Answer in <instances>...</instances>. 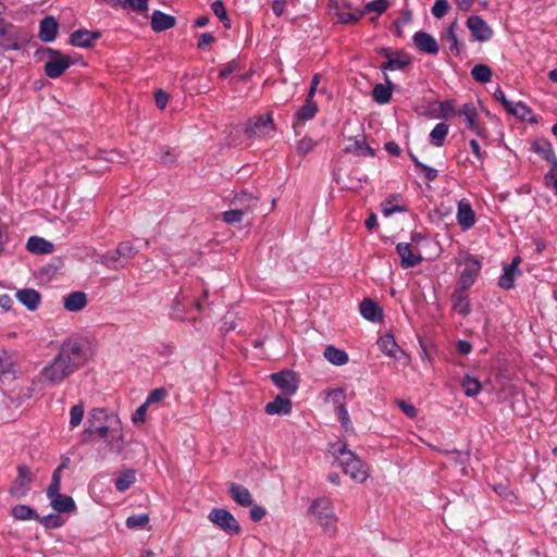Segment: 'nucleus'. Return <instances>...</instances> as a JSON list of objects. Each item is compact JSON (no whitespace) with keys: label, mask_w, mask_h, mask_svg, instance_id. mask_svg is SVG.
<instances>
[{"label":"nucleus","mask_w":557,"mask_h":557,"mask_svg":"<svg viewBox=\"0 0 557 557\" xmlns=\"http://www.w3.org/2000/svg\"><path fill=\"white\" fill-rule=\"evenodd\" d=\"M471 75L479 83H488L492 79V70L485 64H476L472 67Z\"/></svg>","instance_id":"42"},{"label":"nucleus","mask_w":557,"mask_h":557,"mask_svg":"<svg viewBox=\"0 0 557 557\" xmlns=\"http://www.w3.org/2000/svg\"><path fill=\"white\" fill-rule=\"evenodd\" d=\"M449 9V4L446 0H436L435 3L432 7V14L436 18H442Z\"/></svg>","instance_id":"56"},{"label":"nucleus","mask_w":557,"mask_h":557,"mask_svg":"<svg viewBox=\"0 0 557 557\" xmlns=\"http://www.w3.org/2000/svg\"><path fill=\"white\" fill-rule=\"evenodd\" d=\"M37 53L45 54L48 58L44 70L49 78L60 77L72 64L70 57L52 48H41Z\"/></svg>","instance_id":"5"},{"label":"nucleus","mask_w":557,"mask_h":557,"mask_svg":"<svg viewBox=\"0 0 557 557\" xmlns=\"http://www.w3.org/2000/svg\"><path fill=\"white\" fill-rule=\"evenodd\" d=\"M148 0H126L124 9L129 8L135 12H143L148 9Z\"/></svg>","instance_id":"61"},{"label":"nucleus","mask_w":557,"mask_h":557,"mask_svg":"<svg viewBox=\"0 0 557 557\" xmlns=\"http://www.w3.org/2000/svg\"><path fill=\"white\" fill-rule=\"evenodd\" d=\"M208 519L227 534H239L242 528L235 517L224 508H213Z\"/></svg>","instance_id":"7"},{"label":"nucleus","mask_w":557,"mask_h":557,"mask_svg":"<svg viewBox=\"0 0 557 557\" xmlns=\"http://www.w3.org/2000/svg\"><path fill=\"white\" fill-rule=\"evenodd\" d=\"M243 210H228L223 213V221L227 224L239 223L243 220Z\"/></svg>","instance_id":"55"},{"label":"nucleus","mask_w":557,"mask_h":557,"mask_svg":"<svg viewBox=\"0 0 557 557\" xmlns=\"http://www.w3.org/2000/svg\"><path fill=\"white\" fill-rule=\"evenodd\" d=\"M411 13L409 11H401L399 16L394 21L395 28L404 27L411 22Z\"/></svg>","instance_id":"64"},{"label":"nucleus","mask_w":557,"mask_h":557,"mask_svg":"<svg viewBox=\"0 0 557 557\" xmlns=\"http://www.w3.org/2000/svg\"><path fill=\"white\" fill-rule=\"evenodd\" d=\"M211 9L216 17H219L226 28L231 27L230 20L227 17V13L224 7V3L220 0L214 1L211 5Z\"/></svg>","instance_id":"51"},{"label":"nucleus","mask_w":557,"mask_h":557,"mask_svg":"<svg viewBox=\"0 0 557 557\" xmlns=\"http://www.w3.org/2000/svg\"><path fill=\"white\" fill-rule=\"evenodd\" d=\"M440 111L443 119H450L457 114L454 103L450 100L440 102Z\"/></svg>","instance_id":"54"},{"label":"nucleus","mask_w":557,"mask_h":557,"mask_svg":"<svg viewBox=\"0 0 557 557\" xmlns=\"http://www.w3.org/2000/svg\"><path fill=\"white\" fill-rule=\"evenodd\" d=\"M456 219L462 231H468L475 224V212L467 199L458 202Z\"/></svg>","instance_id":"15"},{"label":"nucleus","mask_w":557,"mask_h":557,"mask_svg":"<svg viewBox=\"0 0 557 557\" xmlns=\"http://www.w3.org/2000/svg\"><path fill=\"white\" fill-rule=\"evenodd\" d=\"M37 521L47 529H57L62 527L64 523V520L55 513H50L44 517L39 516Z\"/></svg>","instance_id":"46"},{"label":"nucleus","mask_w":557,"mask_h":557,"mask_svg":"<svg viewBox=\"0 0 557 557\" xmlns=\"http://www.w3.org/2000/svg\"><path fill=\"white\" fill-rule=\"evenodd\" d=\"M168 393L164 388H156L148 395L146 403L150 406L151 404L159 403L166 397Z\"/></svg>","instance_id":"58"},{"label":"nucleus","mask_w":557,"mask_h":557,"mask_svg":"<svg viewBox=\"0 0 557 557\" xmlns=\"http://www.w3.org/2000/svg\"><path fill=\"white\" fill-rule=\"evenodd\" d=\"M396 404L408 418L413 419L417 417V409L413 405L406 403L403 399H396Z\"/></svg>","instance_id":"59"},{"label":"nucleus","mask_w":557,"mask_h":557,"mask_svg":"<svg viewBox=\"0 0 557 557\" xmlns=\"http://www.w3.org/2000/svg\"><path fill=\"white\" fill-rule=\"evenodd\" d=\"M33 480L34 476L29 468L25 465H20L17 467V476L9 487L10 495L17 499L23 498L29 492Z\"/></svg>","instance_id":"8"},{"label":"nucleus","mask_w":557,"mask_h":557,"mask_svg":"<svg viewBox=\"0 0 557 557\" xmlns=\"http://www.w3.org/2000/svg\"><path fill=\"white\" fill-rule=\"evenodd\" d=\"M136 476L134 470H125L120 473V475L116 478L114 484L115 488L119 492H125L128 490L134 483H135Z\"/></svg>","instance_id":"41"},{"label":"nucleus","mask_w":557,"mask_h":557,"mask_svg":"<svg viewBox=\"0 0 557 557\" xmlns=\"http://www.w3.org/2000/svg\"><path fill=\"white\" fill-rule=\"evenodd\" d=\"M58 22L53 16H46L40 21L38 37L44 42H51L58 35Z\"/></svg>","instance_id":"21"},{"label":"nucleus","mask_w":557,"mask_h":557,"mask_svg":"<svg viewBox=\"0 0 557 557\" xmlns=\"http://www.w3.org/2000/svg\"><path fill=\"white\" fill-rule=\"evenodd\" d=\"M395 85L391 82L387 74H385V84H376L372 90V97L379 104H386L392 99V94Z\"/></svg>","instance_id":"25"},{"label":"nucleus","mask_w":557,"mask_h":557,"mask_svg":"<svg viewBox=\"0 0 557 557\" xmlns=\"http://www.w3.org/2000/svg\"><path fill=\"white\" fill-rule=\"evenodd\" d=\"M468 289L456 287L451 295L453 310L462 317L470 313V301L467 295Z\"/></svg>","instance_id":"24"},{"label":"nucleus","mask_w":557,"mask_h":557,"mask_svg":"<svg viewBox=\"0 0 557 557\" xmlns=\"http://www.w3.org/2000/svg\"><path fill=\"white\" fill-rule=\"evenodd\" d=\"M411 57L404 51H393L392 57L388 61H385L381 65V70L385 73L386 71H403L411 64Z\"/></svg>","instance_id":"16"},{"label":"nucleus","mask_w":557,"mask_h":557,"mask_svg":"<svg viewBox=\"0 0 557 557\" xmlns=\"http://www.w3.org/2000/svg\"><path fill=\"white\" fill-rule=\"evenodd\" d=\"M149 405L145 401L143 405H140L136 411L134 412L132 417V421L135 424L144 423L146 420V413Z\"/></svg>","instance_id":"60"},{"label":"nucleus","mask_w":557,"mask_h":557,"mask_svg":"<svg viewBox=\"0 0 557 557\" xmlns=\"http://www.w3.org/2000/svg\"><path fill=\"white\" fill-rule=\"evenodd\" d=\"M265 513H267V511H265V509L262 506L251 505V508H250V519L253 522H259L260 520H262L263 517L265 516Z\"/></svg>","instance_id":"63"},{"label":"nucleus","mask_w":557,"mask_h":557,"mask_svg":"<svg viewBox=\"0 0 557 557\" xmlns=\"http://www.w3.org/2000/svg\"><path fill=\"white\" fill-rule=\"evenodd\" d=\"M11 515L16 520H36L39 518V515L27 505H16L12 508Z\"/></svg>","instance_id":"38"},{"label":"nucleus","mask_w":557,"mask_h":557,"mask_svg":"<svg viewBox=\"0 0 557 557\" xmlns=\"http://www.w3.org/2000/svg\"><path fill=\"white\" fill-rule=\"evenodd\" d=\"M461 386L463 388L465 395L468 397L476 396L482 389L480 381L470 374L465 375L461 382Z\"/></svg>","instance_id":"40"},{"label":"nucleus","mask_w":557,"mask_h":557,"mask_svg":"<svg viewBox=\"0 0 557 557\" xmlns=\"http://www.w3.org/2000/svg\"><path fill=\"white\" fill-rule=\"evenodd\" d=\"M324 357L335 366H343L348 362L347 352L334 346H327L325 348Z\"/></svg>","instance_id":"37"},{"label":"nucleus","mask_w":557,"mask_h":557,"mask_svg":"<svg viewBox=\"0 0 557 557\" xmlns=\"http://www.w3.org/2000/svg\"><path fill=\"white\" fill-rule=\"evenodd\" d=\"M330 395L332 396L334 404L337 405V407H336L337 417H338L342 425L345 429H348V426L350 424V418H349V413L344 404V398H345L344 391L336 389V391L331 392Z\"/></svg>","instance_id":"30"},{"label":"nucleus","mask_w":557,"mask_h":557,"mask_svg":"<svg viewBox=\"0 0 557 557\" xmlns=\"http://www.w3.org/2000/svg\"><path fill=\"white\" fill-rule=\"evenodd\" d=\"M377 346L385 355L395 359H400L405 356V351L397 345L395 338L391 334H385L377 339Z\"/></svg>","instance_id":"22"},{"label":"nucleus","mask_w":557,"mask_h":557,"mask_svg":"<svg viewBox=\"0 0 557 557\" xmlns=\"http://www.w3.org/2000/svg\"><path fill=\"white\" fill-rule=\"evenodd\" d=\"M331 453L343 468V471L351 480L357 483H363L369 472L361 459L351 450L347 448L346 443H335L331 445Z\"/></svg>","instance_id":"3"},{"label":"nucleus","mask_w":557,"mask_h":557,"mask_svg":"<svg viewBox=\"0 0 557 557\" xmlns=\"http://www.w3.org/2000/svg\"><path fill=\"white\" fill-rule=\"evenodd\" d=\"M396 251L400 257V265L404 269L416 267L422 261V257L420 255H414L412 252L411 245L408 243L397 244Z\"/></svg>","instance_id":"19"},{"label":"nucleus","mask_w":557,"mask_h":557,"mask_svg":"<svg viewBox=\"0 0 557 557\" xmlns=\"http://www.w3.org/2000/svg\"><path fill=\"white\" fill-rule=\"evenodd\" d=\"M138 250L134 247L131 242H122L116 247V253L121 257V259L128 261L135 258Z\"/></svg>","instance_id":"45"},{"label":"nucleus","mask_w":557,"mask_h":557,"mask_svg":"<svg viewBox=\"0 0 557 557\" xmlns=\"http://www.w3.org/2000/svg\"><path fill=\"white\" fill-rule=\"evenodd\" d=\"M467 122V127L480 137L486 138L487 131L479 121L478 110L472 102L465 103L458 112Z\"/></svg>","instance_id":"11"},{"label":"nucleus","mask_w":557,"mask_h":557,"mask_svg":"<svg viewBox=\"0 0 557 557\" xmlns=\"http://www.w3.org/2000/svg\"><path fill=\"white\" fill-rule=\"evenodd\" d=\"M455 26L456 22L451 23L447 30V35L445 37V40L448 42V50L454 53L455 55H458L460 50L458 47V38L457 34L455 33Z\"/></svg>","instance_id":"47"},{"label":"nucleus","mask_w":557,"mask_h":557,"mask_svg":"<svg viewBox=\"0 0 557 557\" xmlns=\"http://www.w3.org/2000/svg\"><path fill=\"white\" fill-rule=\"evenodd\" d=\"M318 104L314 100L306 99L305 103L295 113L298 122H307L312 120L318 113Z\"/></svg>","instance_id":"35"},{"label":"nucleus","mask_w":557,"mask_h":557,"mask_svg":"<svg viewBox=\"0 0 557 557\" xmlns=\"http://www.w3.org/2000/svg\"><path fill=\"white\" fill-rule=\"evenodd\" d=\"M87 305V297L84 292H73L64 297L63 307L70 312H78Z\"/></svg>","instance_id":"29"},{"label":"nucleus","mask_w":557,"mask_h":557,"mask_svg":"<svg viewBox=\"0 0 557 557\" xmlns=\"http://www.w3.org/2000/svg\"><path fill=\"white\" fill-rule=\"evenodd\" d=\"M50 506L57 512H73L76 510V505L74 499L65 494H58L49 498Z\"/></svg>","instance_id":"33"},{"label":"nucleus","mask_w":557,"mask_h":557,"mask_svg":"<svg viewBox=\"0 0 557 557\" xmlns=\"http://www.w3.org/2000/svg\"><path fill=\"white\" fill-rule=\"evenodd\" d=\"M230 495L240 506L248 507L252 505V496L249 490L238 483L230 485Z\"/></svg>","instance_id":"31"},{"label":"nucleus","mask_w":557,"mask_h":557,"mask_svg":"<svg viewBox=\"0 0 557 557\" xmlns=\"http://www.w3.org/2000/svg\"><path fill=\"white\" fill-rule=\"evenodd\" d=\"M520 258H515L510 264L504 268V273L498 280V285L504 289H511L515 286V275L518 272Z\"/></svg>","instance_id":"34"},{"label":"nucleus","mask_w":557,"mask_h":557,"mask_svg":"<svg viewBox=\"0 0 557 557\" xmlns=\"http://www.w3.org/2000/svg\"><path fill=\"white\" fill-rule=\"evenodd\" d=\"M270 377L285 396H292L298 389V380L295 372L292 370H283L277 373H273Z\"/></svg>","instance_id":"10"},{"label":"nucleus","mask_w":557,"mask_h":557,"mask_svg":"<svg viewBox=\"0 0 557 557\" xmlns=\"http://www.w3.org/2000/svg\"><path fill=\"white\" fill-rule=\"evenodd\" d=\"M413 44L421 52L429 54H436L438 52L437 41L432 35L425 32H417L413 35Z\"/></svg>","instance_id":"18"},{"label":"nucleus","mask_w":557,"mask_h":557,"mask_svg":"<svg viewBox=\"0 0 557 557\" xmlns=\"http://www.w3.org/2000/svg\"><path fill=\"white\" fill-rule=\"evenodd\" d=\"M17 300L24 305L29 311H35L41 300L40 294L33 288H23L15 294Z\"/></svg>","instance_id":"26"},{"label":"nucleus","mask_w":557,"mask_h":557,"mask_svg":"<svg viewBox=\"0 0 557 557\" xmlns=\"http://www.w3.org/2000/svg\"><path fill=\"white\" fill-rule=\"evenodd\" d=\"M121 259V257L116 253V249L114 251H109L100 257V263L110 269H115V263Z\"/></svg>","instance_id":"53"},{"label":"nucleus","mask_w":557,"mask_h":557,"mask_svg":"<svg viewBox=\"0 0 557 557\" xmlns=\"http://www.w3.org/2000/svg\"><path fill=\"white\" fill-rule=\"evenodd\" d=\"M309 513L314 517L325 533L330 535L336 533L337 516L329 498L322 497L314 499L309 507Z\"/></svg>","instance_id":"4"},{"label":"nucleus","mask_w":557,"mask_h":557,"mask_svg":"<svg viewBox=\"0 0 557 557\" xmlns=\"http://www.w3.org/2000/svg\"><path fill=\"white\" fill-rule=\"evenodd\" d=\"M345 151L358 157H373L374 150L366 143L364 138L355 139L345 147Z\"/></svg>","instance_id":"36"},{"label":"nucleus","mask_w":557,"mask_h":557,"mask_svg":"<svg viewBox=\"0 0 557 557\" xmlns=\"http://www.w3.org/2000/svg\"><path fill=\"white\" fill-rule=\"evenodd\" d=\"M544 184L557 195V163H554V166H550L549 171L544 175Z\"/></svg>","instance_id":"52"},{"label":"nucleus","mask_w":557,"mask_h":557,"mask_svg":"<svg viewBox=\"0 0 557 557\" xmlns=\"http://www.w3.org/2000/svg\"><path fill=\"white\" fill-rule=\"evenodd\" d=\"M334 9H335L336 16L342 24H356L357 23V22H345L341 17L342 13H354V11H360L359 9H355L352 7L351 2H349L348 0H341L339 2L336 1L334 4Z\"/></svg>","instance_id":"44"},{"label":"nucleus","mask_w":557,"mask_h":557,"mask_svg":"<svg viewBox=\"0 0 557 557\" xmlns=\"http://www.w3.org/2000/svg\"><path fill=\"white\" fill-rule=\"evenodd\" d=\"M360 314L368 321L380 322L383 319V310L370 298L363 299L360 305Z\"/></svg>","instance_id":"23"},{"label":"nucleus","mask_w":557,"mask_h":557,"mask_svg":"<svg viewBox=\"0 0 557 557\" xmlns=\"http://www.w3.org/2000/svg\"><path fill=\"white\" fill-rule=\"evenodd\" d=\"M175 17L156 10L151 15V28L156 33H161L175 26Z\"/></svg>","instance_id":"27"},{"label":"nucleus","mask_w":557,"mask_h":557,"mask_svg":"<svg viewBox=\"0 0 557 557\" xmlns=\"http://www.w3.org/2000/svg\"><path fill=\"white\" fill-rule=\"evenodd\" d=\"M149 522L147 513L133 515L126 519V527L129 529L144 528Z\"/></svg>","instance_id":"50"},{"label":"nucleus","mask_w":557,"mask_h":557,"mask_svg":"<svg viewBox=\"0 0 557 557\" xmlns=\"http://www.w3.org/2000/svg\"><path fill=\"white\" fill-rule=\"evenodd\" d=\"M531 150L539 154L543 160L550 163V166H554V163H557V158L555 154V150L553 145L545 138H537L531 144Z\"/></svg>","instance_id":"17"},{"label":"nucleus","mask_w":557,"mask_h":557,"mask_svg":"<svg viewBox=\"0 0 557 557\" xmlns=\"http://www.w3.org/2000/svg\"><path fill=\"white\" fill-rule=\"evenodd\" d=\"M84 413L85 410L83 404L73 406L70 411V425L72 428L78 426L84 418Z\"/></svg>","instance_id":"49"},{"label":"nucleus","mask_w":557,"mask_h":557,"mask_svg":"<svg viewBox=\"0 0 557 557\" xmlns=\"http://www.w3.org/2000/svg\"><path fill=\"white\" fill-rule=\"evenodd\" d=\"M246 132L249 136H269L274 132L273 120L270 114L256 117L247 127Z\"/></svg>","instance_id":"14"},{"label":"nucleus","mask_w":557,"mask_h":557,"mask_svg":"<svg viewBox=\"0 0 557 557\" xmlns=\"http://www.w3.org/2000/svg\"><path fill=\"white\" fill-rule=\"evenodd\" d=\"M100 37L99 33H92L87 29H78L72 33L70 41L73 46L89 48Z\"/></svg>","instance_id":"28"},{"label":"nucleus","mask_w":557,"mask_h":557,"mask_svg":"<svg viewBox=\"0 0 557 557\" xmlns=\"http://www.w3.org/2000/svg\"><path fill=\"white\" fill-rule=\"evenodd\" d=\"M237 69H238V63L235 60H233V61L226 63L225 65H223V67L219 72V77L226 78L232 73H234Z\"/></svg>","instance_id":"62"},{"label":"nucleus","mask_w":557,"mask_h":557,"mask_svg":"<svg viewBox=\"0 0 557 557\" xmlns=\"http://www.w3.org/2000/svg\"><path fill=\"white\" fill-rule=\"evenodd\" d=\"M292 411V401L289 396H285L284 394L277 395L273 401H270L265 406V412L268 414H278L285 416Z\"/></svg>","instance_id":"20"},{"label":"nucleus","mask_w":557,"mask_h":557,"mask_svg":"<svg viewBox=\"0 0 557 557\" xmlns=\"http://www.w3.org/2000/svg\"><path fill=\"white\" fill-rule=\"evenodd\" d=\"M24 40L17 26L0 17V49L4 51L18 50Z\"/></svg>","instance_id":"6"},{"label":"nucleus","mask_w":557,"mask_h":557,"mask_svg":"<svg viewBox=\"0 0 557 557\" xmlns=\"http://www.w3.org/2000/svg\"><path fill=\"white\" fill-rule=\"evenodd\" d=\"M448 125L446 123H438L430 133V143L435 147H442L448 134Z\"/></svg>","instance_id":"39"},{"label":"nucleus","mask_w":557,"mask_h":557,"mask_svg":"<svg viewBox=\"0 0 557 557\" xmlns=\"http://www.w3.org/2000/svg\"><path fill=\"white\" fill-rule=\"evenodd\" d=\"M506 111L522 121L529 120L532 114V111L522 102L511 101Z\"/></svg>","instance_id":"43"},{"label":"nucleus","mask_w":557,"mask_h":557,"mask_svg":"<svg viewBox=\"0 0 557 557\" xmlns=\"http://www.w3.org/2000/svg\"><path fill=\"white\" fill-rule=\"evenodd\" d=\"M388 0H373L368 2L361 11H354V13H342L341 17L345 22H359L364 14L370 12L382 14L388 9Z\"/></svg>","instance_id":"12"},{"label":"nucleus","mask_w":557,"mask_h":557,"mask_svg":"<svg viewBox=\"0 0 557 557\" xmlns=\"http://www.w3.org/2000/svg\"><path fill=\"white\" fill-rule=\"evenodd\" d=\"M13 374V361L7 352L0 354V379Z\"/></svg>","instance_id":"48"},{"label":"nucleus","mask_w":557,"mask_h":557,"mask_svg":"<svg viewBox=\"0 0 557 557\" xmlns=\"http://www.w3.org/2000/svg\"><path fill=\"white\" fill-rule=\"evenodd\" d=\"M83 435L84 442H94L97 435L104 441L108 449L115 455L122 454L125 447L123 428L119 417L109 413L103 408H96L90 411Z\"/></svg>","instance_id":"2"},{"label":"nucleus","mask_w":557,"mask_h":557,"mask_svg":"<svg viewBox=\"0 0 557 557\" xmlns=\"http://www.w3.org/2000/svg\"><path fill=\"white\" fill-rule=\"evenodd\" d=\"M314 146L315 143L311 138L304 137L297 143L296 149L298 153L304 156L310 152L314 148Z\"/></svg>","instance_id":"57"},{"label":"nucleus","mask_w":557,"mask_h":557,"mask_svg":"<svg viewBox=\"0 0 557 557\" xmlns=\"http://www.w3.org/2000/svg\"><path fill=\"white\" fill-rule=\"evenodd\" d=\"M87 357L76 341L64 342L58 354L40 370L39 377L50 385H60L84 367Z\"/></svg>","instance_id":"1"},{"label":"nucleus","mask_w":557,"mask_h":557,"mask_svg":"<svg viewBox=\"0 0 557 557\" xmlns=\"http://www.w3.org/2000/svg\"><path fill=\"white\" fill-rule=\"evenodd\" d=\"M467 26L470 29L473 38L478 41H487L493 36L492 28L479 15H471L467 20Z\"/></svg>","instance_id":"13"},{"label":"nucleus","mask_w":557,"mask_h":557,"mask_svg":"<svg viewBox=\"0 0 557 557\" xmlns=\"http://www.w3.org/2000/svg\"><path fill=\"white\" fill-rule=\"evenodd\" d=\"M26 248L32 253L47 255L53 251L54 246L42 237L32 236L27 240Z\"/></svg>","instance_id":"32"},{"label":"nucleus","mask_w":557,"mask_h":557,"mask_svg":"<svg viewBox=\"0 0 557 557\" xmlns=\"http://www.w3.org/2000/svg\"><path fill=\"white\" fill-rule=\"evenodd\" d=\"M463 270L460 273L457 286L469 289L476 281L481 271V262L473 255H467L463 260Z\"/></svg>","instance_id":"9"}]
</instances>
